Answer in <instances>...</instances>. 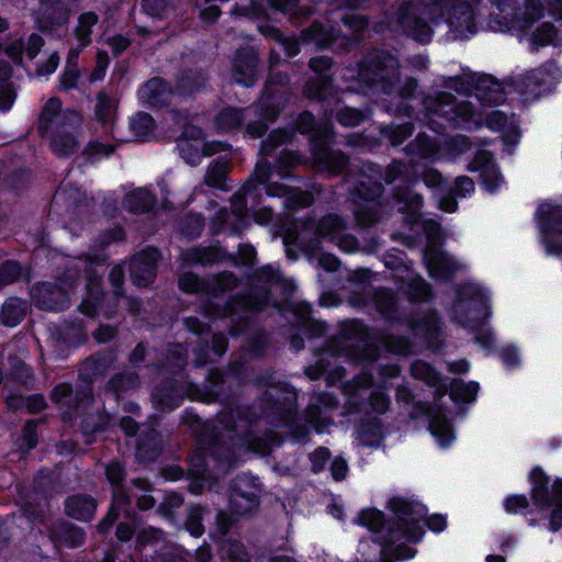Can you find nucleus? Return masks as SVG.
I'll return each mask as SVG.
<instances>
[{
    "label": "nucleus",
    "mask_w": 562,
    "mask_h": 562,
    "mask_svg": "<svg viewBox=\"0 0 562 562\" xmlns=\"http://www.w3.org/2000/svg\"><path fill=\"white\" fill-rule=\"evenodd\" d=\"M373 389L380 392L389 393L391 389L390 380L379 378L375 382L373 373L369 369H361L350 380L341 384V393L346 397L345 408L349 414H360L363 401L358 396V390Z\"/></svg>",
    "instance_id": "ddd939ff"
},
{
    "label": "nucleus",
    "mask_w": 562,
    "mask_h": 562,
    "mask_svg": "<svg viewBox=\"0 0 562 562\" xmlns=\"http://www.w3.org/2000/svg\"><path fill=\"white\" fill-rule=\"evenodd\" d=\"M370 390L371 392L368 397L363 396V390H358V396L363 401L361 413L367 412L368 409L380 416L389 413L392 404L390 394L373 389Z\"/></svg>",
    "instance_id": "8fccbe9b"
},
{
    "label": "nucleus",
    "mask_w": 562,
    "mask_h": 562,
    "mask_svg": "<svg viewBox=\"0 0 562 562\" xmlns=\"http://www.w3.org/2000/svg\"><path fill=\"white\" fill-rule=\"evenodd\" d=\"M405 151L418 158H430L436 154L437 145L429 136L422 133L406 146Z\"/></svg>",
    "instance_id": "680f3d73"
},
{
    "label": "nucleus",
    "mask_w": 562,
    "mask_h": 562,
    "mask_svg": "<svg viewBox=\"0 0 562 562\" xmlns=\"http://www.w3.org/2000/svg\"><path fill=\"white\" fill-rule=\"evenodd\" d=\"M247 109L226 106L215 116V127L220 132H231L239 128L246 119Z\"/></svg>",
    "instance_id": "09e8293b"
},
{
    "label": "nucleus",
    "mask_w": 562,
    "mask_h": 562,
    "mask_svg": "<svg viewBox=\"0 0 562 562\" xmlns=\"http://www.w3.org/2000/svg\"><path fill=\"white\" fill-rule=\"evenodd\" d=\"M83 117L80 113H68L59 121L49 135V147L58 157H67L77 153L80 147V130Z\"/></svg>",
    "instance_id": "f8f14e48"
},
{
    "label": "nucleus",
    "mask_w": 562,
    "mask_h": 562,
    "mask_svg": "<svg viewBox=\"0 0 562 562\" xmlns=\"http://www.w3.org/2000/svg\"><path fill=\"white\" fill-rule=\"evenodd\" d=\"M149 423L140 429L136 441V459L142 463L155 462L164 449V440L160 431L157 429L159 417L149 416Z\"/></svg>",
    "instance_id": "2eb2a0df"
},
{
    "label": "nucleus",
    "mask_w": 562,
    "mask_h": 562,
    "mask_svg": "<svg viewBox=\"0 0 562 562\" xmlns=\"http://www.w3.org/2000/svg\"><path fill=\"white\" fill-rule=\"evenodd\" d=\"M268 389L260 397L262 414L272 423L290 426L297 413V392L289 382L273 384L265 379Z\"/></svg>",
    "instance_id": "0eeeda50"
},
{
    "label": "nucleus",
    "mask_w": 562,
    "mask_h": 562,
    "mask_svg": "<svg viewBox=\"0 0 562 562\" xmlns=\"http://www.w3.org/2000/svg\"><path fill=\"white\" fill-rule=\"evenodd\" d=\"M381 171L373 164H363L356 176L353 170L347 172L346 181L352 183L351 196L366 203L355 211L359 226L369 227L379 223L384 214L382 204L378 201L383 192L380 182Z\"/></svg>",
    "instance_id": "7ed1b4c3"
},
{
    "label": "nucleus",
    "mask_w": 562,
    "mask_h": 562,
    "mask_svg": "<svg viewBox=\"0 0 562 562\" xmlns=\"http://www.w3.org/2000/svg\"><path fill=\"white\" fill-rule=\"evenodd\" d=\"M473 95L484 105H498L506 100L503 85L490 75H476Z\"/></svg>",
    "instance_id": "c756f323"
},
{
    "label": "nucleus",
    "mask_w": 562,
    "mask_h": 562,
    "mask_svg": "<svg viewBox=\"0 0 562 562\" xmlns=\"http://www.w3.org/2000/svg\"><path fill=\"white\" fill-rule=\"evenodd\" d=\"M540 213L549 247L555 252L562 251V206L542 205Z\"/></svg>",
    "instance_id": "c85d7f7f"
},
{
    "label": "nucleus",
    "mask_w": 562,
    "mask_h": 562,
    "mask_svg": "<svg viewBox=\"0 0 562 562\" xmlns=\"http://www.w3.org/2000/svg\"><path fill=\"white\" fill-rule=\"evenodd\" d=\"M409 373L413 379L422 381L426 385H436L442 380V373L432 363L420 359L411 363Z\"/></svg>",
    "instance_id": "603ef678"
},
{
    "label": "nucleus",
    "mask_w": 562,
    "mask_h": 562,
    "mask_svg": "<svg viewBox=\"0 0 562 562\" xmlns=\"http://www.w3.org/2000/svg\"><path fill=\"white\" fill-rule=\"evenodd\" d=\"M171 87L161 78H151L139 89V98L151 106L168 104L171 94Z\"/></svg>",
    "instance_id": "4c0bfd02"
},
{
    "label": "nucleus",
    "mask_w": 562,
    "mask_h": 562,
    "mask_svg": "<svg viewBox=\"0 0 562 562\" xmlns=\"http://www.w3.org/2000/svg\"><path fill=\"white\" fill-rule=\"evenodd\" d=\"M97 499L86 493H77L66 497L64 502L65 514L78 521L90 522L97 513Z\"/></svg>",
    "instance_id": "cd10ccee"
},
{
    "label": "nucleus",
    "mask_w": 562,
    "mask_h": 562,
    "mask_svg": "<svg viewBox=\"0 0 562 562\" xmlns=\"http://www.w3.org/2000/svg\"><path fill=\"white\" fill-rule=\"evenodd\" d=\"M448 414L449 409L445 404L437 405V412L432 414L428 426L430 434L442 448L450 447L456 439L454 427Z\"/></svg>",
    "instance_id": "7c9ffc66"
},
{
    "label": "nucleus",
    "mask_w": 562,
    "mask_h": 562,
    "mask_svg": "<svg viewBox=\"0 0 562 562\" xmlns=\"http://www.w3.org/2000/svg\"><path fill=\"white\" fill-rule=\"evenodd\" d=\"M386 508L392 514L390 518L375 507H367L359 512L355 520L357 525L371 532L381 533L382 544L385 547L402 540L418 543L425 535L420 520H425L427 528L435 533H440L447 528L446 515L432 514L427 517V506L413 498L392 496L386 503Z\"/></svg>",
    "instance_id": "f257e3e1"
},
{
    "label": "nucleus",
    "mask_w": 562,
    "mask_h": 562,
    "mask_svg": "<svg viewBox=\"0 0 562 562\" xmlns=\"http://www.w3.org/2000/svg\"><path fill=\"white\" fill-rule=\"evenodd\" d=\"M427 115H436L448 121L453 127H461L468 124L481 125V114L469 101L457 102L453 94L438 92L427 95L423 100Z\"/></svg>",
    "instance_id": "6e6552de"
},
{
    "label": "nucleus",
    "mask_w": 562,
    "mask_h": 562,
    "mask_svg": "<svg viewBox=\"0 0 562 562\" xmlns=\"http://www.w3.org/2000/svg\"><path fill=\"white\" fill-rule=\"evenodd\" d=\"M426 261L430 273L440 279L451 278L461 268L450 255L436 249L426 254Z\"/></svg>",
    "instance_id": "ea45409f"
},
{
    "label": "nucleus",
    "mask_w": 562,
    "mask_h": 562,
    "mask_svg": "<svg viewBox=\"0 0 562 562\" xmlns=\"http://www.w3.org/2000/svg\"><path fill=\"white\" fill-rule=\"evenodd\" d=\"M342 23L347 29L345 33L333 27L327 30L321 23L313 22L310 27L302 31V41L306 44L314 43L321 48L346 49L360 41L368 21L362 15L349 13L342 18Z\"/></svg>",
    "instance_id": "20e7f679"
},
{
    "label": "nucleus",
    "mask_w": 562,
    "mask_h": 562,
    "mask_svg": "<svg viewBox=\"0 0 562 562\" xmlns=\"http://www.w3.org/2000/svg\"><path fill=\"white\" fill-rule=\"evenodd\" d=\"M76 286L71 274H64L56 282H40L31 289L34 304L46 312H59L69 305L70 293Z\"/></svg>",
    "instance_id": "9d476101"
},
{
    "label": "nucleus",
    "mask_w": 562,
    "mask_h": 562,
    "mask_svg": "<svg viewBox=\"0 0 562 562\" xmlns=\"http://www.w3.org/2000/svg\"><path fill=\"white\" fill-rule=\"evenodd\" d=\"M159 258V251L153 247H148L133 256L130 262V273L137 286H147L154 281Z\"/></svg>",
    "instance_id": "4be33fe9"
},
{
    "label": "nucleus",
    "mask_w": 562,
    "mask_h": 562,
    "mask_svg": "<svg viewBox=\"0 0 562 562\" xmlns=\"http://www.w3.org/2000/svg\"><path fill=\"white\" fill-rule=\"evenodd\" d=\"M46 531L48 539L56 547L64 546L69 549H77L82 547L87 539V533L82 527L63 518L48 525Z\"/></svg>",
    "instance_id": "aec40b11"
},
{
    "label": "nucleus",
    "mask_w": 562,
    "mask_h": 562,
    "mask_svg": "<svg viewBox=\"0 0 562 562\" xmlns=\"http://www.w3.org/2000/svg\"><path fill=\"white\" fill-rule=\"evenodd\" d=\"M480 384L476 381L465 382L462 379H452L449 383V396L459 404H472L476 401Z\"/></svg>",
    "instance_id": "c03bdc74"
},
{
    "label": "nucleus",
    "mask_w": 562,
    "mask_h": 562,
    "mask_svg": "<svg viewBox=\"0 0 562 562\" xmlns=\"http://www.w3.org/2000/svg\"><path fill=\"white\" fill-rule=\"evenodd\" d=\"M529 482L531 484L530 497L532 503L539 507H549L552 504V497L549 490L550 477L539 465H536L529 472Z\"/></svg>",
    "instance_id": "f704fd0d"
},
{
    "label": "nucleus",
    "mask_w": 562,
    "mask_h": 562,
    "mask_svg": "<svg viewBox=\"0 0 562 562\" xmlns=\"http://www.w3.org/2000/svg\"><path fill=\"white\" fill-rule=\"evenodd\" d=\"M104 293L99 280H90L87 284V293L82 299L79 311L86 316H94L102 312Z\"/></svg>",
    "instance_id": "49530a36"
},
{
    "label": "nucleus",
    "mask_w": 562,
    "mask_h": 562,
    "mask_svg": "<svg viewBox=\"0 0 562 562\" xmlns=\"http://www.w3.org/2000/svg\"><path fill=\"white\" fill-rule=\"evenodd\" d=\"M130 126L134 136L139 140H144L153 134L155 122L148 113L138 112L131 119Z\"/></svg>",
    "instance_id": "338daca9"
},
{
    "label": "nucleus",
    "mask_w": 562,
    "mask_h": 562,
    "mask_svg": "<svg viewBox=\"0 0 562 562\" xmlns=\"http://www.w3.org/2000/svg\"><path fill=\"white\" fill-rule=\"evenodd\" d=\"M53 336L58 345L67 349L85 345L88 340L85 318H64V323L56 328Z\"/></svg>",
    "instance_id": "bb28decb"
},
{
    "label": "nucleus",
    "mask_w": 562,
    "mask_h": 562,
    "mask_svg": "<svg viewBox=\"0 0 562 562\" xmlns=\"http://www.w3.org/2000/svg\"><path fill=\"white\" fill-rule=\"evenodd\" d=\"M155 204V196L146 189L133 190L123 200L124 209L134 214L147 213Z\"/></svg>",
    "instance_id": "de8ad7c7"
},
{
    "label": "nucleus",
    "mask_w": 562,
    "mask_h": 562,
    "mask_svg": "<svg viewBox=\"0 0 562 562\" xmlns=\"http://www.w3.org/2000/svg\"><path fill=\"white\" fill-rule=\"evenodd\" d=\"M207 77L202 70H186L178 79L176 90L181 94H189L205 87Z\"/></svg>",
    "instance_id": "6e6d98bb"
},
{
    "label": "nucleus",
    "mask_w": 562,
    "mask_h": 562,
    "mask_svg": "<svg viewBox=\"0 0 562 562\" xmlns=\"http://www.w3.org/2000/svg\"><path fill=\"white\" fill-rule=\"evenodd\" d=\"M371 303L380 314H392L397 311L400 297L392 289L378 288L371 295Z\"/></svg>",
    "instance_id": "3c124183"
},
{
    "label": "nucleus",
    "mask_w": 562,
    "mask_h": 562,
    "mask_svg": "<svg viewBox=\"0 0 562 562\" xmlns=\"http://www.w3.org/2000/svg\"><path fill=\"white\" fill-rule=\"evenodd\" d=\"M270 291L266 285L251 284L247 290L232 296L227 302L231 313H260L269 304Z\"/></svg>",
    "instance_id": "6ab92c4d"
},
{
    "label": "nucleus",
    "mask_w": 562,
    "mask_h": 562,
    "mask_svg": "<svg viewBox=\"0 0 562 562\" xmlns=\"http://www.w3.org/2000/svg\"><path fill=\"white\" fill-rule=\"evenodd\" d=\"M68 113H78L74 110L61 111V101L58 98H50L44 104L40 116L37 131L41 136H46L48 133L58 126L59 121Z\"/></svg>",
    "instance_id": "e433bc0d"
},
{
    "label": "nucleus",
    "mask_w": 562,
    "mask_h": 562,
    "mask_svg": "<svg viewBox=\"0 0 562 562\" xmlns=\"http://www.w3.org/2000/svg\"><path fill=\"white\" fill-rule=\"evenodd\" d=\"M69 3H41L38 27L42 31H54L68 23Z\"/></svg>",
    "instance_id": "72a5a7b5"
},
{
    "label": "nucleus",
    "mask_w": 562,
    "mask_h": 562,
    "mask_svg": "<svg viewBox=\"0 0 562 562\" xmlns=\"http://www.w3.org/2000/svg\"><path fill=\"white\" fill-rule=\"evenodd\" d=\"M86 383L77 385L76 389L69 382L56 384L49 397L52 402L61 411L63 420L74 419L81 407L88 406L93 402L92 382L83 380Z\"/></svg>",
    "instance_id": "9b49d317"
},
{
    "label": "nucleus",
    "mask_w": 562,
    "mask_h": 562,
    "mask_svg": "<svg viewBox=\"0 0 562 562\" xmlns=\"http://www.w3.org/2000/svg\"><path fill=\"white\" fill-rule=\"evenodd\" d=\"M470 169L481 171L483 183L488 191H494L502 181V177L493 161V156L487 150H479L475 154L470 164Z\"/></svg>",
    "instance_id": "58836bf2"
},
{
    "label": "nucleus",
    "mask_w": 562,
    "mask_h": 562,
    "mask_svg": "<svg viewBox=\"0 0 562 562\" xmlns=\"http://www.w3.org/2000/svg\"><path fill=\"white\" fill-rule=\"evenodd\" d=\"M516 89L526 99H537L541 92V80L536 71H529L516 81Z\"/></svg>",
    "instance_id": "0e129e2a"
},
{
    "label": "nucleus",
    "mask_w": 562,
    "mask_h": 562,
    "mask_svg": "<svg viewBox=\"0 0 562 562\" xmlns=\"http://www.w3.org/2000/svg\"><path fill=\"white\" fill-rule=\"evenodd\" d=\"M115 115V103L106 93L100 91L97 94L94 117L104 126H112Z\"/></svg>",
    "instance_id": "052dcab7"
},
{
    "label": "nucleus",
    "mask_w": 562,
    "mask_h": 562,
    "mask_svg": "<svg viewBox=\"0 0 562 562\" xmlns=\"http://www.w3.org/2000/svg\"><path fill=\"white\" fill-rule=\"evenodd\" d=\"M357 437L361 446L379 448L383 440V424L378 417L362 419L357 426Z\"/></svg>",
    "instance_id": "79ce46f5"
},
{
    "label": "nucleus",
    "mask_w": 562,
    "mask_h": 562,
    "mask_svg": "<svg viewBox=\"0 0 562 562\" xmlns=\"http://www.w3.org/2000/svg\"><path fill=\"white\" fill-rule=\"evenodd\" d=\"M180 0H142L140 7L145 14L155 19H167Z\"/></svg>",
    "instance_id": "bf43d9fd"
},
{
    "label": "nucleus",
    "mask_w": 562,
    "mask_h": 562,
    "mask_svg": "<svg viewBox=\"0 0 562 562\" xmlns=\"http://www.w3.org/2000/svg\"><path fill=\"white\" fill-rule=\"evenodd\" d=\"M180 422L190 429L198 445H205L217 451L225 450L220 443V438H224L223 432L211 420L203 419L195 408L186 407Z\"/></svg>",
    "instance_id": "4468645a"
},
{
    "label": "nucleus",
    "mask_w": 562,
    "mask_h": 562,
    "mask_svg": "<svg viewBox=\"0 0 562 562\" xmlns=\"http://www.w3.org/2000/svg\"><path fill=\"white\" fill-rule=\"evenodd\" d=\"M115 359L116 355L113 350L98 351L85 359L79 376L93 382L109 371Z\"/></svg>",
    "instance_id": "473e14b6"
},
{
    "label": "nucleus",
    "mask_w": 562,
    "mask_h": 562,
    "mask_svg": "<svg viewBox=\"0 0 562 562\" xmlns=\"http://www.w3.org/2000/svg\"><path fill=\"white\" fill-rule=\"evenodd\" d=\"M387 324H406L418 327L422 337L428 349L440 351L443 348L442 339V318H383Z\"/></svg>",
    "instance_id": "b1692460"
},
{
    "label": "nucleus",
    "mask_w": 562,
    "mask_h": 562,
    "mask_svg": "<svg viewBox=\"0 0 562 562\" xmlns=\"http://www.w3.org/2000/svg\"><path fill=\"white\" fill-rule=\"evenodd\" d=\"M308 66L316 77L306 82L304 94L308 99L322 101L331 88L333 76L328 71L333 67V59L327 56L314 57L310 59Z\"/></svg>",
    "instance_id": "dca6fc26"
},
{
    "label": "nucleus",
    "mask_w": 562,
    "mask_h": 562,
    "mask_svg": "<svg viewBox=\"0 0 562 562\" xmlns=\"http://www.w3.org/2000/svg\"><path fill=\"white\" fill-rule=\"evenodd\" d=\"M400 76L398 60L383 50L371 52L359 63L358 80L386 94L393 91Z\"/></svg>",
    "instance_id": "423d86ee"
},
{
    "label": "nucleus",
    "mask_w": 562,
    "mask_h": 562,
    "mask_svg": "<svg viewBox=\"0 0 562 562\" xmlns=\"http://www.w3.org/2000/svg\"><path fill=\"white\" fill-rule=\"evenodd\" d=\"M259 192H256V186L251 181H246L241 189L232 198V213L237 217V223L233 224L232 231L239 234L245 227V218L248 207L247 200L252 201V206L258 203Z\"/></svg>",
    "instance_id": "2f4dec72"
},
{
    "label": "nucleus",
    "mask_w": 562,
    "mask_h": 562,
    "mask_svg": "<svg viewBox=\"0 0 562 562\" xmlns=\"http://www.w3.org/2000/svg\"><path fill=\"white\" fill-rule=\"evenodd\" d=\"M139 375L135 371L114 373L105 384V391L120 398L124 393L134 391L139 386Z\"/></svg>",
    "instance_id": "37998d69"
},
{
    "label": "nucleus",
    "mask_w": 562,
    "mask_h": 562,
    "mask_svg": "<svg viewBox=\"0 0 562 562\" xmlns=\"http://www.w3.org/2000/svg\"><path fill=\"white\" fill-rule=\"evenodd\" d=\"M269 347V334L260 328L246 338L245 351L252 360L262 359Z\"/></svg>",
    "instance_id": "13d9d810"
},
{
    "label": "nucleus",
    "mask_w": 562,
    "mask_h": 562,
    "mask_svg": "<svg viewBox=\"0 0 562 562\" xmlns=\"http://www.w3.org/2000/svg\"><path fill=\"white\" fill-rule=\"evenodd\" d=\"M313 158L317 169L326 170L334 176L342 172L349 161L348 157L342 151L327 147L314 149Z\"/></svg>",
    "instance_id": "c9c22d12"
},
{
    "label": "nucleus",
    "mask_w": 562,
    "mask_h": 562,
    "mask_svg": "<svg viewBox=\"0 0 562 562\" xmlns=\"http://www.w3.org/2000/svg\"><path fill=\"white\" fill-rule=\"evenodd\" d=\"M228 492L229 509L233 514L246 516L258 508L262 485L258 476L241 472L232 480Z\"/></svg>",
    "instance_id": "1a4fd4ad"
},
{
    "label": "nucleus",
    "mask_w": 562,
    "mask_h": 562,
    "mask_svg": "<svg viewBox=\"0 0 562 562\" xmlns=\"http://www.w3.org/2000/svg\"><path fill=\"white\" fill-rule=\"evenodd\" d=\"M98 22L99 15L92 11L83 12L78 16L74 35L77 43H79V47H87L91 44L92 29Z\"/></svg>",
    "instance_id": "5fc2aeb1"
},
{
    "label": "nucleus",
    "mask_w": 562,
    "mask_h": 562,
    "mask_svg": "<svg viewBox=\"0 0 562 562\" xmlns=\"http://www.w3.org/2000/svg\"><path fill=\"white\" fill-rule=\"evenodd\" d=\"M394 199L401 204V211H411L416 213L423 205V196L412 190L409 186H397L394 189Z\"/></svg>",
    "instance_id": "4d7b16f0"
},
{
    "label": "nucleus",
    "mask_w": 562,
    "mask_h": 562,
    "mask_svg": "<svg viewBox=\"0 0 562 562\" xmlns=\"http://www.w3.org/2000/svg\"><path fill=\"white\" fill-rule=\"evenodd\" d=\"M474 181L467 177L460 176L454 180L453 187L439 199V209L453 213L458 209L457 198H465L474 191Z\"/></svg>",
    "instance_id": "a19ab883"
},
{
    "label": "nucleus",
    "mask_w": 562,
    "mask_h": 562,
    "mask_svg": "<svg viewBox=\"0 0 562 562\" xmlns=\"http://www.w3.org/2000/svg\"><path fill=\"white\" fill-rule=\"evenodd\" d=\"M347 229V222L337 214H327L317 222L306 220L303 222V229L299 234L297 239L302 243L303 234L307 231H314L319 238H326L330 241L336 240Z\"/></svg>",
    "instance_id": "a878e982"
},
{
    "label": "nucleus",
    "mask_w": 562,
    "mask_h": 562,
    "mask_svg": "<svg viewBox=\"0 0 562 562\" xmlns=\"http://www.w3.org/2000/svg\"><path fill=\"white\" fill-rule=\"evenodd\" d=\"M452 323L467 329L473 337V342L484 350L485 356L497 352V337L488 321L491 318H450Z\"/></svg>",
    "instance_id": "f3484780"
},
{
    "label": "nucleus",
    "mask_w": 562,
    "mask_h": 562,
    "mask_svg": "<svg viewBox=\"0 0 562 562\" xmlns=\"http://www.w3.org/2000/svg\"><path fill=\"white\" fill-rule=\"evenodd\" d=\"M368 327L362 318H346L340 323L337 335L329 337L324 345V351L330 356H339L347 348V341L355 338H364L368 335Z\"/></svg>",
    "instance_id": "412c9836"
},
{
    "label": "nucleus",
    "mask_w": 562,
    "mask_h": 562,
    "mask_svg": "<svg viewBox=\"0 0 562 562\" xmlns=\"http://www.w3.org/2000/svg\"><path fill=\"white\" fill-rule=\"evenodd\" d=\"M243 362H231L227 369L211 368L203 384L187 382L182 384L183 400L201 402L204 404L224 403L232 397V387L227 384V376H237L244 370Z\"/></svg>",
    "instance_id": "39448f33"
},
{
    "label": "nucleus",
    "mask_w": 562,
    "mask_h": 562,
    "mask_svg": "<svg viewBox=\"0 0 562 562\" xmlns=\"http://www.w3.org/2000/svg\"><path fill=\"white\" fill-rule=\"evenodd\" d=\"M383 346L391 355L407 357L413 353L414 342L408 336L390 335L384 339Z\"/></svg>",
    "instance_id": "e2e57ef3"
},
{
    "label": "nucleus",
    "mask_w": 562,
    "mask_h": 562,
    "mask_svg": "<svg viewBox=\"0 0 562 562\" xmlns=\"http://www.w3.org/2000/svg\"><path fill=\"white\" fill-rule=\"evenodd\" d=\"M225 254L217 247H195L182 252V259L189 265L210 266L223 261Z\"/></svg>",
    "instance_id": "a18cd8bd"
},
{
    "label": "nucleus",
    "mask_w": 562,
    "mask_h": 562,
    "mask_svg": "<svg viewBox=\"0 0 562 562\" xmlns=\"http://www.w3.org/2000/svg\"><path fill=\"white\" fill-rule=\"evenodd\" d=\"M234 80L245 87L255 85L259 77V56L252 47H244L236 52L232 61Z\"/></svg>",
    "instance_id": "a211bd4d"
},
{
    "label": "nucleus",
    "mask_w": 562,
    "mask_h": 562,
    "mask_svg": "<svg viewBox=\"0 0 562 562\" xmlns=\"http://www.w3.org/2000/svg\"><path fill=\"white\" fill-rule=\"evenodd\" d=\"M151 398L158 412H172L183 402L182 383L175 378H165L154 387Z\"/></svg>",
    "instance_id": "5701e85b"
},
{
    "label": "nucleus",
    "mask_w": 562,
    "mask_h": 562,
    "mask_svg": "<svg viewBox=\"0 0 562 562\" xmlns=\"http://www.w3.org/2000/svg\"><path fill=\"white\" fill-rule=\"evenodd\" d=\"M177 145L181 157L191 166L198 165L201 158L205 156L203 151V142H192L191 139L179 138Z\"/></svg>",
    "instance_id": "69168bd1"
},
{
    "label": "nucleus",
    "mask_w": 562,
    "mask_h": 562,
    "mask_svg": "<svg viewBox=\"0 0 562 562\" xmlns=\"http://www.w3.org/2000/svg\"><path fill=\"white\" fill-rule=\"evenodd\" d=\"M220 443L223 446L225 450H215L209 448L205 445H198L193 451V453L188 458V469L187 472L206 475L207 472V463L206 459L211 458L217 463H224L232 460L233 451L225 440V438H220Z\"/></svg>",
    "instance_id": "393cba45"
},
{
    "label": "nucleus",
    "mask_w": 562,
    "mask_h": 562,
    "mask_svg": "<svg viewBox=\"0 0 562 562\" xmlns=\"http://www.w3.org/2000/svg\"><path fill=\"white\" fill-rule=\"evenodd\" d=\"M450 12L449 23L460 32H473L474 18L470 4L461 0H420L417 3L400 4L389 25L402 30L420 43H428L431 29L428 21Z\"/></svg>",
    "instance_id": "f03ea898"
},
{
    "label": "nucleus",
    "mask_w": 562,
    "mask_h": 562,
    "mask_svg": "<svg viewBox=\"0 0 562 562\" xmlns=\"http://www.w3.org/2000/svg\"><path fill=\"white\" fill-rule=\"evenodd\" d=\"M294 136L293 132L288 130H274L269 136L261 143L260 155L271 156L272 153L281 145L289 143Z\"/></svg>",
    "instance_id": "774afa93"
},
{
    "label": "nucleus",
    "mask_w": 562,
    "mask_h": 562,
    "mask_svg": "<svg viewBox=\"0 0 562 562\" xmlns=\"http://www.w3.org/2000/svg\"><path fill=\"white\" fill-rule=\"evenodd\" d=\"M238 285V278L231 271L206 278V295L218 296Z\"/></svg>",
    "instance_id": "864d4df0"
}]
</instances>
